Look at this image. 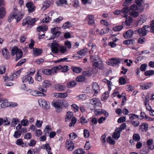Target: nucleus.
I'll return each mask as SVG.
<instances>
[{
	"instance_id": "50",
	"label": "nucleus",
	"mask_w": 154,
	"mask_h": 154,
	"mask_svg": "<svg viewBox=\"0 0 154 154\" xmlns=\"http://www.w3.org/2000/svg\"><path fill=\"white\" fill-rule=\"evenodd\" d=\"M27 91L29 90V93L31 94V95L34 96H36L38 94V91H37L35 90L32 91L31 90L29 89V90H26Z\"/></svg>"
},
{
	"instance_id": "16",
	"label": "nucleus",
	"mask_w": 154,
	"mask_h": 154,
	"mask_svg": "<svg viewBox=\"0 0 154 154\" xmlns=\"http://www.w3.org/2000/svg\"><path fill=\"white\" fill-rule=\"evenodd\" d=\"M137 32L138 34L141 36H145L147 33L146 32L145 28H142L138 29L137 30Z\"/></svg>"
},
{
	"instance_id": "46",
	"label": "nucleus",
	"mask_w": 154,
	"mask_h": 154,
	"mask_svg": "<svg viewBox=\"0 0 154 154\" xmlns=\"http://www.w3.org/2000/svg\"><path fill=\"white\" fill-rule=\"evenodd\" d=\"M77 98L78 100H84L86 98V95L85 94H82L76 96L75 97Z\"/></svg>"
},
{
	"instance_id": "24",
	"label": "nucleus",
	"mask_w": 154,
	"mask_h": 154,
	"mask_svg": "<svg viewBox=\"0 0 154 154\" xmlns=\"http://www.w3.org/2000/svg\"><path fill=\"white\" fill-rule=\"evenodd\" d=\"M109 97V93L108 91H105L102 95L101 99L102 101L106 100Z\"/></svg>"
},
{
	"instance_id": "37",
	"label": "nucleus",
	"mask_w": 154,
	"mask_h": 154,
	"mask_svg": "<svg viewBox=\"0 0 154 154\" xmlns=\"http://www.w3.org/2000/svg\"><path fill=\"white\" fill-rule=\"evenodd\" d=\"M52 71L50 69H45L42 71L43 73L47 75H51L52 73Z\"/></svg>"
},
{
	"instance_id": "33",
	"label": "nucleus",
	"mask_w": 154,
	"mask_h": 154,
	"mask_svg": "<svg viewBox=\"0 0 154 154\" xmlns=\"http://www.w3.org/2000/svg\"><path fill=\"white\" fill-rule=\"evenodd\" d=\"M132 18L130 17H128L126 18L125 23L126 25L129 26L132 22Z\"/></svg>"
},
{
	"instance_id": "36",
	"label": "nucleus",
	"mask_w": 154,
	"mask_h": 154,
	"mask_svg": "<svg viewBox=\"0 0 154 154\" xmlns=\"http://www.w3.org/2000/svg\"><path fill=\"white\" fill-rule=\"evenodd\" d=\"M74 154H84L85 153L84 150L81 149L75 150L73 152Z\"/></svg>"
},
{
	"instance_id": "21",
	"label": "nucleus",
	"mask_w": 154,
	"mask_h": 154,
	"mask_svg": "<svg viewBox=\"0 0 154 154\" xmlns=\"http://www.w3.org/2000/svg\"><path fill=\"white\" fill-rule=\"evenodd\" d=\"M148 125L145 123H143L139 126V128L141 129L142 131H146L148 129Z\"/></svg>"
},
{
	"instance_id": "49",
	"label": "nucleus",
	"mask_w": 154,
	"mask_h": 154,
	"mask_svg": "<svg viewBox=\"0 0 154 154\" xmlns=\"http://www.w3.org/2000/svg\"><path fill=\"white\" fill-rule=\"evenodd\" d=\"M82 74L85 76H90L92 75V72L89 70L83 71Z\"/></svg>"
},
{
	"instance_id": "57",
	"label": "nucleus",
	"mask_w": 154,
	"mask_h": 154,
	"mask_svg": "<svg viewBox=\"0 0 154 154\" xmlns=\"http://www.w3.org/2000/svg\"><path fill=\"white\" fill-rule=\"evenodd\" d=\"M20 74V71H17L14 72V73L12 75V77L13 79H15L17 78V76H19Z\"/></svg>"
},
{
	"instance_id": "8",
	"label": "nucleus",
	"mask_w": 154,
	"mask_h": 154,
	"mask_svg": "<svg viewBox=\"0 0 154 154\" xmlns=\"http://www.w3.org/2000/svg\"><path fill=\"white\" fill-rule=\"evenodd\" d=\"M66 144V148L68 150L71 151L74 149V144L71 141L67 140Z\"/></svg>"
},
{
	"instance_id": "52",
	"label": "nucleus",
	"mask_w": 154,
	"mask_h": 154,
	"mask_svg": "<svg viewBox=\"0 0 154 154\" xmlns=\"http://www.w3.org/2000/svg\"><path fill=\"white\" fill-rule=\"evenodd\" d=\"M126 127V124L125 123L122 124L118 128H117V130H118L119 131L121 132L122 130L125 129Z\"/></svg>"
},
{
	"instance_id": "30",
	"label": "nucleus",
	"mask_w": 154,
	"mask_h": 154,
	"mask_svg": "<svg viewBox=\"0 0 154 154\" xmlns=\"http://www.w3.org/2000/svg\"><path fill=\"white\" fill-rule=\"evenodd\" d=\"M48 27L46 26H39L37 27V31L38 32H43L47 30Z\"/></svg>"
},
{
	"instance_id": "38",
	"label": "nucleus",
	"mask_w": 154,
	"mask_h": 154,
	"mask_svg": "<svg viewBox=\"0 0 154 154\" xmlns=\"http://www.w3.org/2000/svg\"><path fill=\"white\" fill-rule=\"evenodd\" d=\"M90 59L91 62H93L94 61L99 60V57L97 55H91L90 56Z\"/></svg>"
},
{
	"instance_id": "19",
	"label": "nucleus",
	"mask_w": 154,
	"mask_h": 154,
	"mask_svg": "<svg viewBox=\"0 0 154 154\" xmlns=\"http://www.w3.org/2000/svg\"><path fill=\"white\" fill-rule=\"evenodd\" d=\"M153 143V140L152 139H150L147 141V144L149 146L148 148L150 149L153 150L154 149V146L152 145Z\"/></svg>"
},
{
	"instance_id": "7",
	"label": "nucleus",
	"mask_w": 154,
	"mask_h": 154,
	"mask_svg": "<svg viewBox=\"0 0 154 154\" xmlns=\"http://www.w3.org/2000/svg\"><path fill=\"white\" fill-rule=\"evenodd\" d=\"M26 7L28 8V12L30 13L33 12L35 9V6L34 5L33 3L31 2H27L26 5Z\"/></svg>"
},
{
	"instance_id": "64",
	"label": "nucleus",
	"mask_w": 154,
	"mask_h": 154,
	"mask_svg": "<svg viewBox=\"0 0 154 154\" xmlns=\"http://www.w3.org/2000/svg\"><path fill=\"white\" fill-rule=\"evenodd\" d=\"M147 66V65L146 64H142L140 67V70L142 71H145Z\"/></svg>"
},
{
	"instance_id": "27",
	"label": "nucleus",
	"mask_w": 154,
	"mask_h": 154,
	"mask_svg": "<svg viewBox=\"0 0 154 154\" xmlns=\"http://www.w3.org/2000/svg\"><path fill=\"white\" fill-rule=\"evenodd\" d=\"M85 78L83 75H80L77 76L76 78V80L77 82H82L85 81Z\"/></svg>"
},
{
	"instance_id": "22",
	"label": "nucleus",
	"mask_w": 154,
	"mask_h": 154,
	"mask_svg": "<svg viewBox=\"0 0 154 154\" xmlns=\"http://www.w3.org/2000/svg\"><path fill=\"white\" fill-rule=\"evenodd\" d=\"M6 11L5 8L3 7L0 8V18H3L5 16Z\"/></svg>"
},
{
	"instance_id": "20",
	"label": "nucleus",
	"mask_w": 154,
	"mask_h": 154,
	"mask_svg": "<svg viewBox=\"0 0 154 154\" xmlns=\"http://www.w3.org/2000/svg\"><path fill=\"white\" fill-rule=\"evenodd\" d=\"M115 131L116 132L113 133V134L112 135V137L116 140H117L120 136V133L121 132L118 130H117V129Z\"/></svg>"
},
{
	"instance_id": "62",
	"label": "nucleus",
	"mask_w": 154,
	"mask_h": 154,
	"mask_svg": "<svg viewBox=\"0 0 154 154\" xmlns=\"http://www.w3.org/2000/svg\"><path fill=\"white\" fill-rule=\"evenodd\" d=\"M130 123L132 125L134 126L135 127L138 126V125H139L140 124V122L138 121H131L130 122Z\"/></svg>"
},
{
	"instance_id": "44",
	"label": "nucleus",
	"mask_w": 154,
	"mask_h": 154,
	"mask_svg": "<svg viewBox=\"0 0 154 154\" xmlns=\"http://www.w3.org/2000/svg\"><path fill=\"white\" fill-rule=\"evenodd\" d=\"M51 130V126L50 125H47L46 126L45 129L44 130V131L45 133V134L47 133L48 134L49 131Z\"/></svg>"
},
{
	"instance_id": "54",
	"label": "nucleus",
	"mask_w": 154,
	"mask_h": 154,
	"mask_svg": "<svg viewBox=\"0 0 154 154\" xmlns=\"http://www.w3.org/2000/svg\"><path fill=\"white\" fill-rule=\"evenodd\" d=\"M51 5V3L50 1H47L45 2L43 5V8H46L49 7Z\"/></svg>"
},
{
	"instance_id": "48",
	"label": "nucleus",
	"mask_w": 154,
	"mask_h": 154,
	"mask_svg": "<svg viewBox=\"0 0 154 154\" xmlns=\"http://www.w3.org/2000/svg\"><path fill=\"white\" fill-rule=\"evenodd\" d=\"M62 68V66L60 65L57 66H54L52 68V72L53 71L54 72H56L57 71H58L61 69Z\"/></svg>"
},
{
	"instance_id": "3",
	"label": "nucleus",
	"mask_w": 154,
	"mask_h": 154,
	"mask_svg": "<svg viewBox=\"0 0 154 154\" xmlns=\"http://www.w3.org/2000/svg\"><path fill=\"white\" fill-rule=\"evenodd\" d=\"M90 101L89 106H93L92 108H90V109L92 111L95 110L96 106H99L101 104L100 100L97 98H94L91 99Z\"/></svg>"
},
{
	"instance_id": "23",
	"label": "nucleus",
	"mask_w": 154,
	"mask_h": 154,
	"mask_svg": "<svg viewBox=\"0 0 154 154\" xmlns=\"http://www.w3.org/2000/svg\"><path fill=\"white\" fill-rule=\"evenodd\" d=\"M16 60L17 61L18 60L20 59L23 56V52L20 49L18 50V51L16 53Z\"/></svg>"
},
{
	"instance_id": "26",
	"label": "nucleus",
	"mask_w": 154,
	"mask_h": 154,
	"mask_svg": "<svg viewBox=\"0 0 154 154\" xmlns=\"http://www.w3.org/2000/svg\"><path fill=\"white\" fill-rule=\"evenodd\" d=\"M124 22L122 24V25L118 26H115L113 27V29L114 31L117 32L119 31L123 28V27L124 26V25L123 24Z\"/></svg>"
},
{
	"instance_id": "5",
	"label": "nucleus",
	"mask_w": 154,
	"mask_h": 154,
	"mask_svg": "<svg viewBox=\"0 0 154 154\" xmlns=\"http://www.w3.org/2000/svg\"><path fill=\"white\" fill-rule=\"evenodd\" d=\"M59 45L56 41H54L51 43V51L54 53H58L59 52Z\"/></svg>"
},
{
	"instance_id": "11",
	"label": "nucleus",
	"mask_w": 154,
	"mask_h": 154,
	"mask_svg": "<svg viewBox=\"0 0 154 154\" xmlns=\"http://www.w3.org/2000/svg\"><path fill=\"white\" fill-rule=\"evenodd\" d=\"M134 33L133 31L129 30L123 34V36L126 39L131 38L132 37Z\"/></svg>"
},
{
	"instance_id": "17",
	"label": "nucleus",
	"mask_w": 154,
	"mask_h": 154,
	"mask_svg": "<svg viewBox=\"0 0 154 154\" xmlns=\"http://www.w3.org/2000/svg\"><path fill=\"white\" fill-rule=\"evenodd\" d=\"M41 105L43 108L46 109H49L50 106V104L49 103H48L47 101L45 100H42L41 102Z\"/></svg>"
},
{
	"instance_id": "35",
	"label": "nucleus",
	"mask_w": 154,
	"mask_h": 154,
	"mask_svg": "<svg viewBox=\"0 0 154 154\" xmlns=\"http://www.w3.org/2000/svg\"><path fill=\"white\" fill-rule=\"evenodd\" d=\"M71 69L74 72L76 73H79L82 71V69L80 67H72Z\"/></svg>"
},
{
	"instance_id": "61",
	"label": "nucleus",
	"mask_w": 154,
	"mask_h": 154,
	"mask_svg": "<svg viewBox=\"0 0 154 154\" xmlns=\"http://www.w3.org/2000/svg\"><path fill=\"white\" fill-rule=\"evenodd\" d=\"M43 123L42 121L37 120L35 123V126L38 128H40L41 127Z\"/></svg>"
},
{
	"instance_id": "60",
	"label": "nucleus",
	"mask_w": 154,
	"mask_h": 154,
	"mask_svg": "<svg viewBox=\"0 0 154 154\" xmlns=\"http://www.w3.org/2000/svg\"><path fill=\"white\" fill-rule=\"evenodd\" d=\"M143 28H145L146 32H152V28L150 26L148 25H145L143 26Z\"/></svg>"
},
{
	"instance_id": "34",
	"label": "nucleus",
	"mask_w": 154,
	"mask_h": 154,
	"mask_svg": "<svg viewBox=\"0 0 154 154\" xmlns=\"http://www.w3.org/2000/svg\"><path fill=\"white\" fill-rule=\"evenodd\" d=\"M33 50L34 54L36 56L40 55L42 53V50L40 49L37 48H33Z\"/></svg>"
},
{
	"instance_id": "18",
	"label": "nucleus",
	"mask_w": 154,
	"mask_h": 154,
	"mask_svg": "<svg viewBox=\"0 0 154 154\" xmlns=\"http://www.w3.org/2000/svg\"><path fill=\"white\" fill-rule=\"evenodd\" d=\"M73 113L71 112H67L65 117V122H69L70 121L71 118H72Z\"/></svg>"
},
{
	"instance_id": "47",
	"label": "nucleus",
	"mask_w": 154,
	"mask_h": 154,
	"mask_svg": "<svg viewBox=\"0 0 154 154\" xmlns=\"http://www.w3.org/2000/svg\"><path fill=\"white\" fill-rule=\"evenodd\" d=\"M67 1L66 0H59L56 2L58 6H60L63 4H66Z\"/></svg>"
},
{
	"instance_id": "51",
	"label": "nucleus",
	"mask_w": 154,
	"mask_h": 154,
	"mask_svg": "<svg viewBox=\"0 0 154 154\" xmlns=\"http://www.w3.org/2000/svg\"><path fill=\"white\" fill-rule=\"evenodd\" d=\"M51 82L47 80L44 81L43 82V87H48L51 86Z\"/></svg>"
},
{
	"instance_id": "59",
	"label": "nucleus",
	"mask_w": 154,
	"mask_h": 154,
	"mask_svg": "<svg viewBox=\"0 0 154 154\" xmlns=\"http://www.w3.org/2000/svg\"><path fill=\"white\" fill-rule=\"evenodd\" d=\"M69 136L70 139L73 140L76 138L77 137V135L75 132H72L69 134Z\"/></svg>"
},
{
	"instance_id": "14",
	"label": "nucleus",
	"mask_w": 154,
	"mask_h": 154,
	"mask_svg": "<svg viewBox=\"0 0 154 154\" xmlns=\"http://www.w3.org/2000/svg\"><path fill=\"white\" fill-rule=\"evenodd\" d=\"M93 66L95 67V68H97L100 69H102L103 68L102 62L100 60L97 62H94L93 63Z\"/></svg>"
},
{
	"instance_id": "31",
	"label": "nucleus",
	"mask_w": 154,
	"mask_h": 154,
	"mask_svg": "<svg viewBox=\"0 0 154 154\" xmlns=\"http://www.w3.org/2000/svg\"><path fill=\"white\" fill-rule=\"evenodd\" d=\"M22 133V131L19 130L16 131L14 134V137L16 138H17L20 137Z\"/></svg>"
},
{
	"instance_id": "39",
	"label": "nucleus",
	"mask_w": 154,
	"mask_h": 154,
	"mask_svg": "<svg viewBox=\"0 0 154 154\" xmlns=\"http://www.w3.org/2000/svg\"><path fill=\"white\" fill-rule=\"evenodd\" d=\"M107 142L111 145H114L115 143V141L112 139L110 136H109L106 139Z\"/></svg>"
},
{
	"instance_id": "1",
	"label": "nucleus",
	"mask_w": 154,
	"mask_h": 154,
	"mask_svg": "<svg viewBox=\"0 0 154 154\" xmlns=\"http://www.w3.org/2000/svg\"><path fill=\"white\" fill-rule=\"evenodd\" d=\"M13 12V14H10L8 17V20L9 22L10 23L14 18L16 20L17 22H18L23 18V14L20 12L17 8H14Z\"/></svg>"
},
{
	"instance_id": "29",
	"label": "nucleus",
	"mask_w": 154,
	"mask_h": 154,
	"mask_svg": "<svg viewBox=\"0 0 154 154\" xmlns=\"http://www.w3.org/2000/svg\"><path fill=\"white\" fill-rule=\"evenodd\" d=\"M67 51V48L65 46H60L59 48V51L62 53L64 54Z\"/></svg>"
},
{
	"instance_id": "55",
	"label": "nucleus",
	"mask_w": 154,
	"mask_h": 154,
	"mask_svg": "<svg viewBox=\"0 0 154 154\" xmlns=\"http://www.w3.org/2000/svg\"><path fill=\"white\" fill-rule=\"evenodd\" d=\"M20 49H18L17 47H14L13 48L11 51V54L12 56H14L18 51V50Z\"/></svg>"
},
{
	"instance_id": "43",
	"label": "nucleus",
	"mask_w": 154,
	"mask_h": 154,
	"mask_svg": "<svg viewBox=\"0 0 154 154\" xmlns=\"http://www.w3.org/2000/svg\"><path fill=\"white\" fill-rule=\"evenodd\" d=\"M76 82L77 81L76 80L71 81L68 82L66 85L68 87L69 86H70L71 87H74L76 84Z\"/></svg>"
},
{
	"instance_id": "45",
	"label": "nucleus",
	"mask_w": 154,
	"mask_h": 154,
	"mask_svg": "<svg viewBox=\"0 0 154 154\" xmlns=\"http://www.w3.org/2000/svg\"><path fill=\"white\" fill-rule=\"evenodd\" d=\"M133 137V139L136 141H139L140 139V136L138 134H134Z\"/></svg>"
},
{
	"instance_id": "40",
	"label": "nucleus",
	"mask_w": 154,
	"mask_h": 154,
	"mask_svg": "<svg viewBox=\"0 0 154 154\" xmlns=\"http://www.w3.org/2000/svg\"><path fill=\"white\" fill-rule=\"evenodd\" d=\"M21 125L24 126H27L29 125V121L27 119H23L21 121Z\"/></svg>"
},
{
	"instance_id": "41",
	"label": "nucleus",
	"mask_w": 154,
	"mask_h": 154,
	"mask_svg": "<svg viewBox=\"0 0 154 154\" xmlns=\"http://www.w3.org/2000/svg\"><path fill=\"white\" fill-rule=\"evenodd\" d=\"M36 144V141L33 139H31L27 143L28 145L30 147L34 146Z\"/></svg>"
},
{
	"instance_id": "4",
	"label": "nucleus",
	"mask_w": 154,
	"mask_h": 154,
	"mask_svg": "<svg viewBox=\"0 0 154 154\" xmlns=\"http://www.w3.org/2000/svg\"><path fill=\"white\" fill-rule=\"evenodd\" d=\"M59 29V27H54L51 29V32L52 34V37L49 38L48 40L54 39L60 35L61 32L58 30Z\"/></svg>"
},
{
	"instance_id": "15",
	"label": "nucleus",
	"mask_w": 154,
	"mask_h": 154,
	"mask_svg": "<svg viewBox=\"0 0 154 154\" xmlns=\"http://www.w3.org/2000/svg\"><path fill=\"white\" fill-rule=\"evenodd\" d=\"M2 54L3 57L7 59H8L10 56V53L6 48L2 49Z\"/></svg>"
},
{
	"instance_id": "2",
	"label": "nucleus",
	"mask_w": 154,
	"mask_h": 154,
	"mask_svg": "<svg viewBox=\"0 0 154 154\" xmlns=\"http://www.w3.org/2000/svg\"><path fill=\"white\" fill-rule=\"evenodd\" d=\"M36 21L35 18H32L30 17H27L23 19V26H27V27L33 26Z\"/></svg>"
},
{
	"instance_id": "25",
	"label": "nucleus",
	"mask_w": 154,
	"mask_h": 154,
	"mask_svg": "<svg viewBox=\"0 0 154 154\" xmlns=\"http://www.w3.org/2000/svg\"><path fill=\"white\" fill-rule=\"evenodd\" d=\"M59 102L60 106L63 107H66L69 105L68 103L65 100H59Z\"/></svg>"
},
{
	"instance_id": "53",
	"label": "nucleus",
	"mask_w": 154,
	"mask_h": 154,
	"mask_svg": "<svg viewBox=\"0 0 154 154\" xmlns=\"http://www.w3.org/2000/svg\"><path fill=\"white\" fill-rule=\"evenodd\" d=\"M76 122V119L75 117H72V118L71 121L69 123V126L70 127H72V125L75 124Z\"/></svg>"
},
{
	"instance_id": "42",
	"label": "nucleus",
	"mask_w": 154,
	"mask_h": 154,
	"mask_svg": "<svg viewBox=\"0 0 154 154\" xmlns=\"http://www.w3.org/2000/svg\"><path fill=\"white\" fill-rule=\"evenodd\" d=\"M146 76H150L154 74V71L153 70H149L146 71L144 73Z\"/></svg>"
},
{
	"instance_id": "9",
	"label": "nucleus",
	"mask_w": 154,
	"mask_h": 154,
	"mask_svg": "<svg viewBox=\"0 0 154 154\" xmlns=\"http://www.w3.org/2000/svg\"><path fill=\"white\" fill-rule=\"evenodd\" d=\"M22 80L23 82H26L28 81L29 83L30 84H32L34 82V80L32 79V77L28 75H25L22 78Z\"/></svg>"
},
{
	"instance_id": "12",
	"label": "nucleus",
	"mask_w": 154,
	"mask_h": 154,
	"mask_svg": "<svg viewBox=\"0 0 154 154\" xmlns=\"http://www.w3.org/2000/svg\"><path fill=\"white\" fill-rule=\"evenodd\" d=\"M121 60V59L116 58L112 59L109 61V63L110 64V65L113 66H116L117 64H118Z\"/></svg>"
},
{
	"instance_id": "32",
	"label": "nucleus",
	"mask_w": 154,
	"mask_h": 154,
	"mask_svg": "<svg viewBox=\"0 0 154 154\" xmlns=\"http://www.w3.org/2000/svg\"><path fill=\"white\" fill-rule=\"evenodd\" d=\"M71 26V23L69 21H68L63 24L62 28L63 29H66Z\"/></svg>"
},
{
	"instance_id": "63",
	"label": "nucleus",
	"mask_w": 154,
	"mask_h": 154,
	"mask_svg": "<svg viewBox=\"0 0 154 154\" xmlns=\"http://www.w3.org/2000/svg\"><path fill=\"white\" fill-rule=\"evenodd\" d=\"M56 94H58V97L61 98H65L67 96V94L66 93H56Z\"/></svg>"
},
{
	"instance_id": "28",
	"label": "nucleus",
	"mask_w": 154,
	"mask_h": 154,
	"mask_svg": "<svg viewBox=\"0 0 154 154\" xmlns=\"http://www.w3.org/2000/svg\"><path fill=\"white\" fill-rule=\"evenodd\" d=\"M129 15L134 18H136L139 16V12L136 11H132L129 13Z\"/></svg>"
},
{
	"instance_id": "13",
	"label": "nucleus",
	"mask_w": 154,
	"mask_h": 154,
	"mask_svg": "<svg viewBox=\"0 0 154 154\" xmlns=\"http://www.w3.org/2000/svg\"><path fill=\"white\" fill-rule=\"evenodd\" d=\"M130 11L129 7H125L123 8L121 10V13L123 14V16L124 17H126L128 15V13Z\"/></svg>"
},
{
	"instance_id": "10",
	"label": "nucleus",
	"mask_w": 154,
	"mask_h": 154,
	"mask_svg": "<svg viewBox=\"0 0 154 154\" xmlns=\"http://www.w3.org/2000/svg\"><path fill=\"white\" fill-rule=\"evenodd\" d=\"M52 103L57 112H59L61 111L62 108L60 106V104L59 100H58L56 101H54Z\"/></svg>"
},
{
	"instance_id": "6",
	"label": "nucleus",
	"mask_w": 154,
	"mask_h": 154,
	"mask_svg": "<svg viewBox=\"0 0 154 154\" xmlns=\"http://www.w3.org/2000/svg\"><path fill=\"white\" fill-rule=\"evenodd\" d=\"M129 8L130 10H131L133 11H138L139 12H141L144 10L143 7H139L137 4H133L131 5Z\"/></svg>"
},
{
	"instance_id": "58",
	"label": "nucleus",
	"mask_w": 154,
	"mask_h": 154,
	"mask_svg": "<svg viewBox=\"0 0 154 154\" xmlns=\"http://www.w3.org/2000/svg\"><path fill=\"white\" fill-rule=\"evenodd\" d=\"M39 70L38 71L37 73V76L35 77L36 80L38 81H40L42 80L41 74L39 73Z\"/></svg>"
},
{
	"instance_id": "56",
	"label": "nucleus",
	"mask_w": 154,
	"mask_h": 154,
	"mask_svg": "<svg viewBox=\"0 0 154 154\" xmlns=\"http://www.w3.org/2000/svg\"><path fill=\"white\" fill-rule=\"evenodd\" d=\"M144 0H135V2L139 7H143L141 5L143 4Z\"/></svg>"
}]
</instances>
